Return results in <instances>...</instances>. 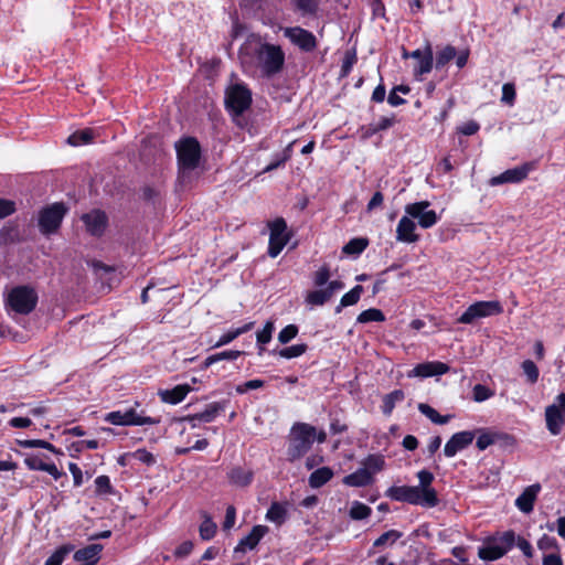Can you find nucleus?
<instances>
[{
  "label": "nucleus",
  "instance_id": "1",
  "mask_svg": "<svg viewBox=\"0 0 565 565\" xmlns=\"http://www.w3.org/2000/svg\"><path fill=\"white\" fill-rule=\"evenodd\" d=\"M238 56L245 68L259 70L267 78L280 73L285 65V53L279 45L263 42L254 35L242 45Z\"/></svg>",
  "mask_w": 565,
  "mask_h": 565
},
{
  "label": "nucleus",
  "instance_id": "2",
  "mask_svg": "<svg viewBox=\"0 0 565 565\" xmlns=\"http://www.w3.org/2000/svg\"><path fill=\"white\" fill-rule=\"evenodd\" d=\"M316 438V427L307 423H295L290 429L287 457L295 461L303 457L311 448Z\"/></svg>",
  "mask_w": 565,
  "mask_h": 565
},
{
  "label": "nucleus",
  "instance_id": "3",
  "mask_svg": "<svg viewBox=\"0 0 565 565\" xmlns=\"http://www.w3.org/2000/svg\"><path fill=\"white\" fill-rule=\"evenodd\" d=\"M4 303L9 311L26 316L35 309L38 294L30 286H17L9 291Z\"/></svg>",
  "mask_w": 565,
  "mask_h": 565
},
{
  "label": "nucleus",
  "instance_id": "4",
  "mask_svg": "<svg viewBox=\"0 0 565 565\" xmlns=\"http://www.w3.org/2000/svg\"><path fill=\"white\" fill-rule=\"evenodd\" d=\"M179 174L180 178L184 179L186 174L193 171L200 161L201 147L195 138L188 137L175 145Z\"/></svg>",
  "mask_w": 565,
  "mask_h": 565
},
{
  "label": "nucleus",
  "instance_id": "5",
  "mask_svg": "<svg viewBox=\"0 0 565 565\" xmlns=\"http://www.w3.org/2000/svg\"><path fill=\"white\" fill-rule=\"evenodd\" d=\"M515 533L507 531L487 539L478 550V556L483 561H497L503 557L514 545Z\"/></svg>",
  "mask_w": 565,
  "mask_h": 565
},
{
  "label": "nucleus",
  "instance_id": "6",
  "mask_svg": "<svg viewBox=\"0 0 565 565\" xmlns=\"http://www.w3.org/2000/svg\"><path fill=\"white\" fill-rule=\"evenodd\" d=\"M502 312L503 307L498 300L477 301L470 305L457 321L462 324H472L479 319L498 316Z\"/></svg>",
  "mask_w": 565,
  "mask_h": 565
},
{
  "label": "nucleus",
  "instance_id": "7",
  "mask_svg": "<svg viewBox=\"0 0 565 565\" xmlns=\"http://www.w3.org/2000/svg\"><path fill=\"white\" fill-rule=\"evenodd\" d=\"M67 209L63 203H53L43 207L39 213V227L43 235L55 233L66 214Z\"/></svg>",
  "mask_w": 565,
  "mask_h": 565
},
{
  "label": "nucleus",
  "instance_id": "8",
  "mask_svg": "<svg viewBox=\"0 0 565 565\" xmlns=\"http://www.w3.org/2000/svg\"><path fill=\"white\" fill-rule=\"evenodd\" d=\"M385 495L394 501L428 508L429 503H431L430 497H433V493L427 491L423 498L415 486H393L387 489Z\"/></svg>",
  "mask_w": 565,
  "mask_h": 565
},
{
  "label": "nucleus",
  "instance_id": "9",
  "mask_svg": "<svg viewBox=\"0 0 565 565\" xmlns=\"http://www.w3.org/2000/svg\"><path fill=\"white\" fill-rule=\"evenodd\" d=\"M252 92L243 84H235L226 90L225 105L234 116L242 115L250 107Z\"/></svg>",
  "mask_w": 565,
  "mask_h": 565
},
{
  "label": "nucleus",
  "instance_id": "10",
  "mask_svg": "<svg viewBox=\"0 0 565 565\" xmlns=\"http://www.w3.org/2000/svg\"><path fill=\"white\" fill-rule=\"evenodd\" d=\"M268 227L270 230L268 255L275 258L287 245L290 239V235L287 233V223L282 217H277L269 222Z\"/></svg>",
  "mask_w": 565,
  "mask_h": 565
},
{
  "label": "nucleus",
  "instance_id": "11",
  "mask_svg": "<svg viewBox=\"0 0 565 565\" xmlns=\"http://www.w3.org/2000/svg\"><path fill=\"white\" fill-rule=\"evenodd\" d=\"M430 202L419 201L406 204L405 213L413 220L418 221L422 228H430L438 222V215L434 210H429Z\"/></svg>",
  "mask_w": 565,
  "mask_h": 565
},
{
  "label": "nucleus",
  "instance_id": "12",
  "mask_svg": "<svg viewBox=\"0 0 565 565\" xmlns=\"http://www.w3.org/2000/svg\"><path fill=\"white\" fill-rule=\"evenodd\" d=\"M105 420L113 425L120 426H142L153 425L157 423L152 417L140 416L134 408L110 412L106 415Z\"/></svg>",
  "mask_w": 565,
  "mask_h": 565
},
{
  "label": "nucleus",
  "instance_id": "13",
  "mask_svg": "<svg viewBox=\"0 0 565 565\" xmlns=\"http://www.w3.org/2000/svg\"><path fill=\"white\" fill-rule=\"evenodd\" d=\"M469 58V50L463 49L457 51L452 45H445L436 53L435 67L436 70L444 68L450 61L455 60L458 68L466 66Z\"/></svg>",
  "mask_w": 565,
  "mask_h": 565
},
{
  "label": "nucleus",
  "instance_id": "14",
  "mask_svg": "<svg viewBox=\"0 0 565 565\" xmlns=\"http://www.w3.org/2000/svg\"><path fill=\"white\" fill-rule=\"evenodd\" d=\"M533 162H525L521 166L508 169L499 175L492 177L489 180L491 186H497L503 183H519L525 180L529 173L534 170Z\"/></svg>",
  "mask_w": 565,
  "mask_h": 565
},
{
  "label": "nucleus",
  "instance_id": "15",
  "mask_svg": "<svg viewBox=\"0 0 565 565\" xmlns=\"http://www.w3.org/2000/svg\"><path fill=\"white\" fill-rule=\"evenodd\" d=\"M284 35L305 52H311L317 47V40L313 33L300 26L286 28Z\"/></svg>",
  "mask_w": 565,
  "mask_h": 565
},
{
  "label": "nucleus",
  "instance_id": "16",
  "mask_svg": "<svg viewBox=\"0 0 565 565\" xmlns=\"http://www.w3.org/2000/svg\"><path fill=\"white\" fill-rule=\"evenodd\" d=\"M86 231L93 236H102L107 227L108 217L100 210H93L82 215Z\"/></svg>",
  "mask_w": 565,
  "mask_h": 565
},
{
  "label": "nucleus",
  "instance_id": "17",
  "mask_svg": "<svg viewBox=\"0 0 565 565\" xmlns=\"http://www.w3.org/2000/svg\"><path fill=\"white\" fill-rule=\"evenodd\" d=\"M476 437L475 431L463 430L454 434L444 447V454L446 457L451 458L458 451L466 449L472 444Z\"/></svg>",
  "mask_w": 565,
  "mask_h": 565
},
{
  "label": "nucleus",
  "instance_id": "18",
  "mask_svg": "<svg viewBox=\"0 0 565 565\" xmlns=\"http://www.w3.org/2000/svg\"><path fill=\"white\" fill-rule=\"evenodd\" d=\"M419 235L416 233V224L408 214L401 217L396 226V241L402 243H416Z\"/></svg>",
  "mask_w": 565,
  "mask_h": 565
},
{
  "label": "nucleus",
  "instance_id": "19",
  "mask_svg": "<svg viewBox=\"0 0 565 565\" xmlns=\"http://www.w3.org/2000/svg\"><path fill=\"white\" fill-rule=\"evenodd\" d=\"M541 491V484L534 483L526 487L523 492L516 498L515 507L523 513L529 514L534 509V503Z\"/></svg>",
  "mask_w": 565,
  "mask_h": 565
},
{
  "label": "nucleus",
  "instance_id": "20",
  "mask_svg": "<svg viewBox=\"0 0 565 565\" xmlns=\"http://www.w3.org/2000/svg\"><path fill=\"white\" fill-rule=\"evenodd\" d=\"M449 366L443 362H426L417 364L409 373L408 376L428 377L434 375L446 374Z\"/></svg>",
  "mask_w": 565,
  "mask_h": 565
},
{
  "label": "nucleus",
  "instance_id": "21",
  "mask_svg": "<svg viewBox=\"0 0 565 565\" xmlns=\"http://www.w3.org/2000/svg\"><path fill=\"white\" fill-rule=\"evenodd\" d=\"M268 531L269 529L266 525H255L252 531L239 541L238 545L235 547V552L254 550Z\"/></svg>",
  "mask_w": 565,
  "mask_h": 565
},
{
  "label": "nucleus",
  "instance_id": "22",
  "mask_svg": "<svg viewBox=\"0 0 565 565\" xmlns=\"http://www.w3.org/2000/svg\"><path fill=\"white\" fill-rule=\"evenodd\" d=\"M417 478L419 484L416 486L420 495L424 498L427 491L433 493L431 503H429L428 508H434L439 503V499L437 492L434 488H431V482L434 481V475L428 470H420L417 473Z\"/></svg>",
  "mask_w": 565,
  "mask_h": 565
},
{
  "label": "nucleus",
  "instance_id": "23",
  "mask_svg": "<svg viewBox=\"0 0 565 565\" xmlns=\"http://www.w3.org/2000/svg\"><path fill=\"white\" fill-rule=\"evenodd\" d=\"M475 433L478 434L476 445L479 450L487 449L489 446L493 445L499 439H504L509 444L514 443V438L507 434H498L484 429H477Z\"/></svg>",
  "mask_w": 565,
  "mask_h": 565
},
{
  "label": "nucleus",
  "instance_id": "24",
  "mask_svg": "<svg viewBox=\"0 0 565 565\" xmlns=\"http://www.w3.org/2000/svg\"><path fill=\"white\" fill-rule=\"evenodd\" d=\"M191 390L189 384H180L171 390H161L158 394L163 403L175 405L182 402Z\"/></svg>",
  "mask_w": 565,
  "mask_h": 565
},
{
  "label": "nucleus",
  "instance_id": "25",
  "mask_svg": "<svg viewBox=\"0 0 565 565\" xmlns=\"http://www.w3.org/2000/svg\"><path fill=\"white\" fill-rule=\"evenodd\" d=\"M374 481L373 476L369 469L360 468L356 471L345 476L342 479L343 484L348 487L361 488L372 484Z\"/></svg>",
  "mask_w": 565,
  "mask_h": 565
},
{
  "label": "nucleus",
  "instance_id": "26",
  "mask_svg": "<svg viewBox=\"0 0 565 565\" xmlns=\"http://www.w3.org/2000/svg\"><path fill=\"white\" fill-rule=\"evenodd\" d=\"M545 419L546 426L551 434L557 435L559 434L563 425L564 417L562 415L561 409L556 404L550 405L545 409Z\"/></svg>",
  "mask_w": 565,
  "mask_h": 565
},
{
  "label": "nucleus",
  "instance_id": "27",
  "mask_svg": "<svg viewBox=\"0 0 565 565\" xmlns=\"http://www.w3.org/2000/svg\"><path fill=\"white\" fill-rule=\"evenodd\" d=\"M103 550L100 544H90L86 547L79 548L74 553L76 562H86L88 565H95L99 559V554Z\"/></svg>",
  "mask_w": 565,
  "mask_h": 565
},
{
  "label": "nucleus",
  "instance_id": "28",
  "mask_svg": "<svg viewBox=\"0 0 565 565\" xmlns=\"http://www.w3.org/2000/svg\"><path fill=\"white\" fill-rule=\"evenodd\" d=\"M224 409V405L217 402L209 404L204 411L188 417L189 422L211 423ZM195 426V424H193Z\"/></svg>",
  "mask_w": 565,
  "mask_h": 565
},
{
  "label": "nucleus",
  "instance_id": "29",
  "mask_svg": "<svg viewBox=\"0 0 565 565\" xmlns=\"http://www.w3.org/2000/svg\"><path fill=\"white\" fill-rule=\"evenodd\" d=\"M434 66L433 49L429 43L426 44V56H423L414 65V75L416 77L423 76L431 71Z\"/></svg>",
  "mask_w": 565,
  "mask_h": 565
},
{
  "label": "nucleus",
  "instance_id": "30",
  "mask_svg": "<svg viewBox=\"0 0 565 565\" xmlns=\"http://www.w3.org/2000/svg\"><path fill=\"white\" fill-rule=\"evenodd\" d=\"M287 514L286 503L273 502L266 513V519L277 525H281L286 521Z\"/></svg>",
  "mask_w": 565,
  "mask_h": 565
},
{
  "label": "nucleus",
  "instance_id": "31",
  "mask_svg": "<svg viewBox=\"0 0 565 565\" xmlns=\"http://www.w3.org/2000/svg\"><path fill=\"white\" fill-rule=\"evenodd\" d=\"M333 477V471L329 467H322L315 470L309 476V486L313 489H318L324 486Z\"/></svg>",
  "mask_w": 565,
  "mask_h": 565
},
{
  "label": "nucleus",
  "instance_id": "32",
  "mask_svg": "<svg viewBox=\"0 0 565 565\" xmlns=\"http://www.w3.org/2000/svg\"><path fill=\"white\" fill-rule=\"evenodd\" d=\"M405 394L402 390H395L383 397V404L381 406L384 415L390 416L395 408V405L404 401Z\"/></svg>",
  "mask_w": 565,
  "mask_h": 565
},
{
  "label": "nucleus",
  "instance_id": "33",
  "mask_svg": "<svg viewBox=\"0 0 565 565\" xmlns=\"http://www.w3.org/2000/svg\"><path fill=\"white\" fill-rule=\"evenodd\" d=\"M418 411L429 418L434 424L445 425L447 424L452 415H440L435 408L425 403L418 404Z\"/></svg>",
  "mask_w": 565,
  "mask_h": 565
},
{
  "label": "nucleus",
  "instance_id": "34",
  "mask_svg": "<svg viewBox=\"0 0 565 565\" xmlns=\"http://www.w3.org/2000/svg\"><path fill=\"white\" fill-rule=\"evenodd\" d=\"M253 327H254V322H247L239 328L228 330L227 332H225L224 334L221 335L218 341L215 343V347H222V345H225V344L232 342L241 334L246 333L249 330H252Z\"/></svg>",
  "mask_w": 565,
  "mask_h": 565
},
{
  "label": "nucleus",
  "instance_id": "35",
  "mask_svg": "<svg viewBox=\"0 0 565 565\" xmlns=\"http://www.w3.org/2000/svg\"><path fill=\"white\" fill-rule=\"evenodd\" d=\"M228 478L232 483L239 487H246L252 482L253 472L242 468H234L231 470Z\"/></svg>",
  "mask_w": 565,
  "mask_h": 565
},
{
  "label": "nucleus",
  "instance_id": "36",
  "mask_svg": "<svg viewBox=\"0 0 565 565\" xmlns=\"http://www.w3.org/2000/svg\"><path fill=\"white\" fill-rule=\"evenodd\" d=\"M363 469H369L371 471V475L380 472L385 467V458L383 455L380 454H373L369 455L364 461H363Z\"/></svg>",
  "mask_w": 565,
  "mask_h": 565
},
{
  "label": "nucleus",
  "instance_id": "37",
  "mask_svg": "<svg viewBox=\"0 0 565 565\" xmlns=\"http://www.w3.org/2000/svg\"><path fill=\"white\" fill-rule=\"evenodd\" d=\"M369 245L366 238L358 237L350 239L342 248L347 255H360Z\"/></svg>",
  "mask_w": 565,
  "mask_h": 565
},
{
  "label": "nucleus",
  "instance_id": "38",
  "mask_svg": "<svg viewBox=\"0 0 565 565\" xmlns=\"http://www.w3.org/2000/svg\"><path fill=\"white\" fill-rule=\"evenodd\" d=\"M94 139V132L92 129H83L75 131L67 138V142L71 146L77 147L82 145H87Z\"/></svg>",
  "mask_w": 565,
  "mask_h": 565
},
{
  "label": "nucleus",
  "instance_id": "39",
  "mask_svg": "<svg viewBox=\"0 0 565 565\" xmlns=\"http://www.w3.org/2000/svg\"><path fill=\"white\" fill-rule=\"evenodd\" d=\"M363 292V287L361 285H356L349 292L344 294L340 300V306L337 311H340L342 307H349L355 305Z\"/></svg>",
  "mask_w": 565,
  "mask_h": 565
},
{
  "label": "nucleus",
  "instance_id": "40",
  "mask_svg": "<svg viewBox=\"0 0 565 565\" xmlns=\"http://www.w3.org/2000/svg\"><path fill=\"white\" fill-rule=\"evenodd\" d=\"M74 550L71 544L60 546L46 561L44 565H62L65 557Z\"/></svg>",
  "mask_w": 565,
  "mask_h": 565
},
{
  "label": "nucleus",
  "instance_id": "41",
  "mask_svg": "<svg viewBox=\"0 0 565 565\" xmlns=\"http://www.w3.org/2000/svg\"><path fill=\"white\" fill-rule=\"evenodd\" d=\"M241 354H242V352L237 351V350L223 351V352H220V353H216V354L207 356L204 360L203 365H204V367H209V366H211L212 364H214V363H216L218 361L236 360Z\"/></svg>",
  "mask_w": 565,
  "mask_h": 565
},
{
  "label": "nucleus",
  "instance_id": "42",
  "mask_svg": "<svg viewBox=\"0 0 565 565\" xmlns=\"http://www.w3.org/2000/svg\"><path fill=\"white\" fill-rule=\"evenodd\" d=\"M356 320L359 323H367V322H372V321L382 322L385 320V316L380 309L370 308V309L362 311L358 316Z\"/></svg>",
  "mask_w": 565,
  "mask_h": 565
},
{
  "label": "nucleus",
  "instance_id": "43",
  "mask_svg": "<svg viewBox=\"0 0 565 565\" xmlns=\"http://www.w3.org/2000/svg\"><path fill=\"white\" fill-rule=\"evenodd\" d=\"M371 508L366 504L354 501L351 505V509L349 511V515L353 520H364L371 515Z\"/></svg>",
  "mask_w": 565,
  "mask_h": 565
},
{
  "label": "nucleus",
  "instance_id": "44",
  "mask_svg": "<svg viewBox=\"0 0 565 565\" xmlns=\"http://www.w3.org/2000/svg\"><path fill=\"white\" fill-rule=\"evenodd\" d=\"M308 350V345L306 343L294 344L291 347L284 348L278 351V355L284 359H294L302 355Z\"/></svg>",
  "mask_w": 565,
  "mask_h": 565
},
{
  "label": "nucleus",
  "instance_id": "45",
  "mask_svg": "<svg viewBox=\"0 0 565 565\" xmlns=\"http://www.w3.org/2000/svg\"><path fill=\"white\" fill-rule=\"evenodd\" d=\"M297 10L303 15H313L317 13L320 0H292Z\"/></svg>",
  "mask_w": 565,
  "mask_h": 565
},
{
  "label": "nucleus",
  "instance_id": "46",
  "mask_svg": "<svg viewBox=\"0 0 565 565\" xmlns=\"http://www.w3.org/2000/svg\"><path fill=\"white\" fill-rule=\"evenodd\" d=\"M330 299L326 289H318L308 292L306 302L310 306H322Z\"/></svg>",
  "mask_w": 565,
  "mask_h": 565
},
{
  "label": "nucleus",
  "instance_id": "47",
  "mask_svg": "<svg viewBox=\"0 0 565 565\" xmlns=\"http://www.w3.org/2000/svg\"><path fill=\"white\" fill-rule=\"evenodd\" d=\"M524 375L526 376L529 383L534 384L537 382L540 376V371L535 363L532 360H525L521 365Z\"/></svg>",
  "mask_w": 565,
  "mask_h": 565
},
{
  "label": "nucleus",
  "instance_id": "48",
  "mask_svg": "<svg viewBox=\"0 0 565 565\" xmlns=\"http://www.w3.org/2000/svg\"><path fill=\"white\" fill-rule=\"evenodd\" d=\"M216 533V524L206 516L200 525V536L202 540H211Z\"/></svg>",
  "mask_w": 565,
  "mask_h": 565
},
{
  "label": "nucleus",
  "instance_id": "49",
  "mask_svg": "<svg viewBox=\"0 0 565 565\" xmlns=\"http://www.w3.org/2000/svg\"><path fill=\"white\" fill-rule=\"evenodd\" d=\"M19 445L22 448H43L52 452H56V448L52 444L42 439L19 440Z\"/></svg>",
  "mask_w": 565,
  "mask_h": 565
},
{
  "label": "nucleus",
  "instance_id": "50",
  "mask_svg": "<svg viewBox=\"0 0 565 565\" xmlns=\"http://www.w3.org/2000/svg\"><path fill=\"white\" fill-rule=\"evenodd\" d=\"M494 392L482 384H477L472 388V398L475 402L481 403L492 397Z\"/></svg>",
  "mask_w": 565,
  "mask_h": 565
},
{
  "label": "nucleus",
  "instance_id": "51",
  "mask_svg": "<svg viewBox=\"0 0 565 565\" xmlns=\"http://www.w3.org/2000/svg\"><path fill=\"white\" fill-rule=\"evenodd\" d=\"M275 326L273 321H267L263 330L256 333V340L258 344H266L270 342Z\"/></svg>",
  "mask_w": 565,
  "mask_h": 565
},
{
  "label": "nucleus",
  "instance_id": "52",
  "mask_svg": "<svg viewBox=\"0 0 565 565\" xmlns=\"http://www.w3.org/2000/svg\"><path fill=\"white\" fill-rule=\"evenodd\" d=\"M298 331L299 330L296 324H288L278 333V341L281 344H287L297 337Z\"/></svg>",
  "mask_w": 565,
  "mask_h": 565
},
{
  "label": "nucleus",
  "instance_id": "53",
  "mask_svg": "<svg viewBox=\"0 0 565 565\" xmlns=\"http://www.w3.org/2000/svg\"><path fill=\"white\" fill-rule=\"evenodd\" d=\"M394 122H395V117L394 116H392V117H382V118H380L377 124L370 126L369 134L370 135H374V134H377V132H380L382 130H386L390 127H392L394 125Z\"/></svg>",
  "mask_w": 565,
  "mask_h": 565
},
{
  "label": "nucleus",
  "instance_id": "54",
  "mask_svg": "<svg viewBox=\"0 0 565 565\" xmlns=\"http://www.w3.org/2000/svg\"><path fill=\"white\" fill-rule=\"evenodd\" d=\"M95 487H96L97 494H107V493H111V491H113V488L110 484V479L107 476H98L95 479Z\"/></svg>",
  "mask_w": 565,
  "mask_h": 565
},
{
  "label": "nucleus",
  "instance_id": "55",
  "mask_svg": "<svg viewBox=\"0 0 565 565\" xmlns=\"http://www.w3.org/2000/svg\"><path fill=\"white\" fill-rule=\"evenodd\" d=\"M515 95L516 94H515L514 84H512V83L503 84V86H502V97H501V102L502 103L512 106L514 104V100H515Z\"/></svg>",
  "mask_w": 565,
  "mask_h": 565
},
{
  "label": "nucleus",
  "instance_id": "56",
  "mask_svg": "<svg viewBox=\"0 0 565 565\" xmlns=\"http://www.w3.org/2000/svg\"><path fill=\"white\" fill-rule=\"evenodd\" d=\"M402 536V533L396 531V530H391V531H387L385 533H383L382 535H380L375 542H374V546H382V545H385L388 541H391L392 543L396 542L399 537Z\"/></svg>",
  "mask_w": 565,
  "mask_h": 565
},
{
  "label": "nucleus",
  "instance_id": "57",
  "mask_svg": "<svg viewBox=\"0 0 565 565\" xmlns=\"http://www.w3.org/2000/svg\"><path fill=\"white\" fill-rule=\"evenodd\" d=\"M537 547L541 551L558 550V544L555 537L544 534L537 542Z\"/></svg>",
  "mask_w": 565,
  "mask_h": 565
},
{
  "label": "nucleus",
  "instance_id": "58",
  "mask_svg": "<svg viewBox=\"0 0 565 565\" xmlns=\"http://www.w3.org/2000/svg\"><path fill=\"white\" fill-rule=\"evenodd\" d=\"M329 278H330L329 267L322 266L315 273L313 282L317 287H322L328 282Z\"/></svg>",
  "mask_w": 565,
  "mask_h": 565
},
{
  "label": "nucleus",
  "instance_id": "59",
  "mask_svg": "<svg viewBox=\"0 0 565 565\" xmlns=\"http://www.w3.org/2000/svg\"><path fill=\"white\" fill-rule=\"evenodd\" d=\"M265 384V382L263 380H250V381H247L243 384H239L236 386V392L238 394H245L246 392L250 391V390H257V388H260L263 387Z\"/></svg>",
  "mask_w": 565,
  "mask_h": 565
},
{
  "label": "nucleus",
  "instance_id": "60",
  "mask_svg": "<svg viewBox=\"0 0 565 565\" xmlns=\"http://www.w3.org/2000/svg\"><path fill=\"white\" fill-rule=\"evenodd\" d=\"M15 212L14 201L0 199V218H4Z\"/></svg>",
  "mask_w": 565,
  "mask_h": 565
},
{
  "label": "nucleus",
  "instance_id": "61",
  "mask_svg": "<svg viewBox=\"0 0 565 565\" xmlns=\"http://www.w3.org/2000/svg\"><path fill=\"white\" fill-rule=\"evenodd\" d=\"M24 463L30 470H41V471L44 470L45 465H46V462H44L39 456L26 457L24 459Z\"/></svg>",
  "mask_w": 565,
  "mask_h": 565
},
{
  "label": "nucleus",
  "instance_id": "62",
  "mask_svg": "<svg viewBox=\"0 0 565 565\" xmlns=\"http://www.w3.org/2000/svg\"><path fill=\"white\" fill-rule=\"evenodd\" d=\"M516 546L522 551V553L527 557L531 558L533 556V548L531 543L525 540L522 536H515V543Z\"/></svg>",
  "mask_w": 565,
  "mask_h": 565
},
{
  "label": "nucleus",
  "instance_id": "63",
  "mask_svg": "<svg viewBox=\"0 0 565 565\" xmlns=\"http://www.w3.org/2000/svg\"><path fill=\"white\" fill-rule=\"evenodd\" d=\"M90 265H92L93 269L95 270V273L99 276V278H104V276L114 271L113 267L105 265L98 260H93L90 263Z\"/></svg>",
  "mask_w": 565,
  "mask_h": 565
},
{
  "label": "nucleus",
  "instance_id": "64",
  "mask_svg": "<svg viewBox=\"0 0 565 565\" xmlns=\"http://www.w3.org/2000/svg\"><path fill=\"white\" fill-rule=\"evenodd\" d=\"M480 129V126L478 122L471 120L468 122H465L462 126L458 128V131L465 136H472L478 132Z\"/></svg>",
  "mask_w": 565,
  "mask_h": 565
}]
</instances>
